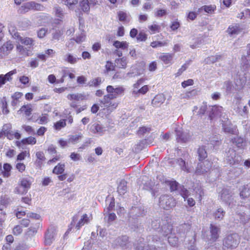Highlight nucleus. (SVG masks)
Instances as JSON below:
<instances>
[{
  "label": "nucleus",
  "mask_w": 250,
  "mask_h": 250,
  "mask_svg": "<svg viewBox=\"0 0 250 250\" xmlns=\"http://www.w3.org/2000/svg\"><path fill=\"white\" fill-rule=\"evenodd\" d=\"M147 28L148 32L151 35L159 33L161 30V25L155 23H153L152 24L149 25L147 26Z\"/></svg>",
  "instance_id": "obj_21"
},
{
  "label": "nucleus",
  "mask_w": 250,
  "mask_h": 250,
  "mask_svg": "<svg viewBox=\"0 0 250 250\" xmlns=\"http://www.w3.org/2000/svg\"><path fill=\"white\" fill-rule=\"evenodd\" d=\"M21 143L22 145H34L37 143V140L34 137L29 136L27 138L22 139L21 140Z\"/></svg>",
  "instance_id": "obj_26"
},
{
  "label": "nucleus",
  "mask_w": 250,
  "mask_h": 250,
  "mask_svg": "<svg viewBox=\"0 0 250 250\" xmlns=\"http://www.w3.org/2000/svg\"><path fill=\"white\" fill-rule=\"evenodd\" d=\"M34 179L29 175L22 177L19 181V185L23 188V191L21 194L26 193L28 190L31 188Z\"/></svg>",
  "instance_id": "obj_11"
},
{
  "label": "nucleus",
  "mask_w": 250,
  "mask_h": 250,
  "mask_svg": "<svg viewBox=\"0 0 250 250\" xmlns=\"http://www.w3.org/2000/svg\"><path fill=\"white\" fill-rule=\"evenodd\" d=\"M169 186L171 191H175L177 189L179 184L176 181H173L169 182Z\"/></svg>",
  "instance_id": "obj_56"
},
{
  "label": "nucleus",
  "mask_w": 250,
  "mask_h": 250,
  "mask_svg": "<svg viewBox=\"0 0 250 250\" xmlns=\"http://www.w3.org/2000/svg\"><path fill=\"white\" fill-rule=\"evenodd\" d=\"M47 131V128L44 126H40L37 130L36 134L37 136H43Z\"/></svg>",
  "instance_id": "obj_50"
},
{
  "label": "nucleus",
  "mask_w": 250,
  "mask_h": 250,
  "mask_svg": "<svg viewBox=\"0 0 250 250\" xmlns=\"http://www.w3.org/2000/svg\"><path fill=\"white\" fill-rule=\"evenodd\" d=\"M80 10L88 14L90 11V5L88 0H81L79 2Z\"/></svg>",
  "instance_id": "obj_19"
},
{
  "label": "nucleus",
  "mask_w": 250,
  "mask_h": 250,
  "mask_svg": "<svg viewBox=\"0 0 250 250\" xmlns=\"http://www.w3.org/2000/svg\"><path fill=\"white\" fill-rule=\"evenodd\" d=\"M78 58L69 53L66 56L65 61L70 64H74L78 62Z\"/></svg>",
  "instance_id": "obj_39"
},
{
  "label": "nucleus",
  "mask_w": 250,
  "mask_h": 250,
  "mask_svg": "<svg viewBox=\"0 0 250 250\" xmlns=\"http://www.w3.org/2000/svg\"><path fill=\"white\" fill-rule=\"evenodd\" d=\"M20 111L23 112L25 116L29 117L32 113V109L30 105H23L21 107Z\"/></svg>",
  "instance_id": "obj_31"
},
{
  "label": "nucleus",
  "mask_w": 250,
  "mask_h": 250,
  "mask_svg": "<svg viewBox=\"0 0 250 250\" xmlns=\"http://www.w3.org/2000/svg\"><path fill=\"white\" fill-rule=\"evenodd\" d=\"M1 104L2 113L4 114H7L9 112V111L8 109L6 101L5 100L2 101L1 102Z\"/></svg>",
  "instance_id": "obj_57"
},
{
  "label": "nucleus",
  "mask_w": 250,
  "mask_h": 250,
  "mask_svg": "<svg viewBox=\"0 0 250 250\" xmlns=\"http://www.w3.org/2000/svg\"><path fill=\"white\" fill-rule=\"evenodd\" d=\"M225 212L222 208H218L213 213V216L215 219H222L224 217Z\"/></svg>",
  "instance_id": "obj_37"
},
{
  "label": "nucleus",
  "mask_w": 250,
  "mask_h": 250,
  "mask_svg": "<svg viewBox=\"0 0 250 250\" xmlns=\"http://www.w3.org/2000/svg\"><path fill=\"white\" fill-rule=\"evenodd\" d=\"M216 7L215 5H204L202 6L199 10L203 9L205 11V12L208 13L212 14L214 11L216 10Z\"/></svg>",
  "instance_id": "obj_36"
},
{
  "label": "nucleus",
  "mask_w": 250,
  "mask_h": 250,
  "mask_svg": "<svg viewBox=\"0 0 250 250\" xmlns=\"http://www.w3.org/2000/svg\"><path fill=\"white\" fill-rule=\"evenodd\" d=\"M240 242L238 235L234 233L226 236L223 241V246L227 249H232L237 247Z\"/></svg>",
  "instance_id": "obj_3"
},
{
  "label": "nucleus",
  "mask_w": 250,
  "mask_h": 250,
  "mask_svg": "<svg viewBox=\"0 0 250 250\" xmlns=\"http://www.w3.org/2000/svg\"><path fill=\"white\" fill-rule=\"evenodd\" d=\"M117 190H118V192H119V193L120 194H124L126 191V190H127V187L126 186H121V185H119L118 187V188H117Z\"/></svg>",
  "instance_id": "obj_62"
},
{
  "label": "nucleus",
  "mask_w": 250,
  "mask_h": 250,
  "mask_svg": "<svg viewBox=\"0 0 250 250\" xmlns=\"http://www.w3.org/2000/svg\"><path fill=\"white\" fill-rule=\"evenodd\" d=\"M69 72V70L68 67L63 68L61 71L62 77L60 79H59L57 81V83H63L64 81L65 78L67 76H68Z\"/></svg>",
  "instance_id": "obj_34"
},
{
  "label": "nucleus",
  "mask_w": 250,
  "mask_h": 250,
  "mask_svg": "<svg viewBox=\"0 0 250 250\" xmlns=\"http://www.w3.org/2000/svg\"><path fill=\"white\" fill-rule=\"evenodd\" d=\"M82 135L81 134L71 135L68 138V142L71 143H76L82 138Z\"/></svg>",
  "instance_id": "obj_48"
},
{
  "label": "nucleus",
  "mask_w": 250,
  "mask_h": 250,
  "mask_svg": "<svg viewBox=\"0 0 250 250\" xmlns=\"http://www.w3.org/2000/svg\"><path fill=\"white\" fill-rule=\"evenodd\" d=\"M199 160L202 161L207 157V153L204 146H200L198 149Z\"/></svg>",
  "instance_id": "obj_30"
},
{
  "label": "nucleus",
  "mask_w": 250,
  "mask_h": 250,
  "mask_svg": "<svg viewBox=\"0 0 250 250\" xmlns=\"http://www.w3.org/2000/svg\"><path fill=\"white\" fill-rule=\"evenodd\" d=\"M106 90L107 92L106 95L110 96L111 98L115 99L119 96L124 94L125 88L122 86L114 88L112 85H108L106 87Z\"/></svg>",
  "instance_id": "obj_8"
},
{
  "label": "nucleus",
  "mask_w": 250,
  "mask_h": 250,
  "mask_svg": "<svg viewBox=\"0 0 250 250\" xmlns=\"http://www.w3.org/2000/svg\"><path fill=\"white\" fill-rule=\"evenodd\" d=\"M16 168L21 173H23L26 169V165L21 162H17L15 165Z\"/></svg>",
  "instance_id": "obj_44"
},
{
  "label": "nucleus",
  "mask_w": 250,
  "mask_h": 250,
  "mask_svg": "<svg viewBox=\"0 0 250 250\" xmlns=\"http://www.w3.org/2000/svg\"><path fill=\"white\" fill-rule=\"evenodd\" d=\"M105 69L106 71H113L115 69V64L110 61H107L105 64Z\"/></svg>",
  "instance_id": "obj_51"
},
{
  "label": "nucleus",
  "mask_w": 250,
  "mask_h": 250,
  "mask_svg": "<svg viewBox=\"0 0 250 250\" xmlns=\"http://www.w3.org/2000/svg\"><path fill=\"white\" fill-rule=\"evenodd\" d=\"M86 38V36L85 33H81V34L77 35L75 38L74 39V40L78 43H80L85 41Z\"/></svg>",
  "instance_id": "obj_46"
},
{
  "label": "nucleus",
  "mask_w": 250,
  "mask_h": 250,
  "mask_svg": "<svg viewBox=\"0 0 250 250\" xmlns=\"http://www.w3.org/2000/svg\"><path fill=\"white\" fill-rule=\"evenodd\" d=\"M180 22L177 21H175L171 23L170 27L172 31H175L180 27Z\"/></svg>",
  "instance_id": "obj_64"
},
{
  "label": "nucleus",
  "mask_w": 250,
  "mask_h": 250,
  "mask_svg": "<svg viewBox=\"0 0 250 250\" xmlns=\"http://www.w3.org/2000/svg\"><path fill=\"white\" fill-rule=\"evenodd\" d=\"M93 129H92V131L94 133H98L100 134H102L103 133L104 130L103 127L101 125L99 124H94L93 125Z\"/></svg>",
  "instance_id": "obj_43"
},
{
  "label": "nucleus",
  "mask_w": 250,
  "mask_h": 250,
  "mask_svg": "<svg viewBox=\"0 0 250 250\" xmlns=\"http://www.w3.org/2000/svg\"><path fill=\"white\" fill-rule=\"evenodd\" d=\"M167 14V11L165 9H158L155 12V16L156 17H162Z\"/></svg>",
  "instance_id": "obj_53"
},
{
  "label": "nucleus",
  "mask_w": 250,
  "mask_h": 250,
  "mask_svg": "<svg viewBox=\"0 0 250 250\" xmlns=\"http://www.w3.org/2000/svg\"><path fill=\"white\" fill-rule=\"evenodd\" d=\"M117 65L120 68H125L127 65V59L125 57L118 59L116 60Z\"/></svg>",
  "instance_id": "obj_33"
},
{
  "label": "nucleus",
  "mask_w": 250,
  "mask_h": 250,
  "mask_svg": "<svg viewBox=\"0 0 250 250\" xmlns=\"http://www.w3.org/2000/svg\"><path fill=\"white\" fill-rule=\"evenodd\" d=\"M197 16V14L193 11H190L188 13L187 15V19L188 20H189L190 21H193L196 19Z\"/></svg>",
  "instance_id": "obj_61"
},
{
  "label": "nucleus",
  "mask_w": 250,
  "mask_h": 250,
  "mask_svg": "<svg viewBox=\"0 0 250 250\" xmlns=\"http://www.w3.org/2000/svg\"><path fill=\"white\" fill-rule=\"evenodd\" d=\"M240 196L242 199H245L250 196V188L248 186H244L240 192Z\"/></svg>",
  "instance_id": "obj_35"
},
{
  "label": "nucleus",
  "mask_w": 250,
  "mask_h": 250,
  "mask_svg": "<svg viewBox=\"0 0 250 250\" xmlns=\"http://www.w3.org/2000/svg\"><path fill=\"white\" fill-rule=\"evenodd\" d=\"M168 241L171 245L175 246L178 243V238L176 237L169 236L168 237Z\"/></svg>",
  "instance_id": "obj_63"
},
{
  "label": "nucleus",
  "mask_w": 250,
  "mask_h": 250,
  "mask_svg": "<svg viewBox=\"0 0 250 250\" xmlns=\"http://www.w3.org/2000/svg\"><path fill=\"white\" fill-rule=\"evenodd\" d=\"M147 35L144 32L141 31L138 34L137 39L139 42H145L147 40Z\"/></svg>",
  "instance_id": "obj_49"
},
{
  "label": "nucleus",
  "mask_w": 250,
  "mask_h": 250,
  "mask_svg": "<svg viewBox=\"0 0 250 250\" xmlns=\"http://www.w3.org/2000/svg\"><path fill=\"white\" fill-rule=\"evenodd\" d=\"M167 45V42H162L160 41H153L150 43V46L153 48H157L158 47H162L164 46H166Z\"/></svg>",
  "instance_id": "obj_47"
},
{
  "label": "nucleus",
  "mask_w": 250,
  "mask_h": 250,
  "mask_svg": "<svg viewBox=\"0 0 250 250\" xmlns=\"http://www.w3.org/2000/svg\"><path fill=\"white\" fill-rule=\"evenodd\" d=\"M3 169L1 172L2 175L4 178H8L11 176L12 166L8 163H5L3 166Z\"/></svg>",
  "instance_id": "obj_20"
},
{
  "label": "nucleus",
  "mask_w": 250,
  "mask_h": 250,
  "mask_svg": "<svg viewBox=\"0 0 250 250\" xmlns=\"http://www.w3.org/2000/svg\"><path fill=\"white\" fill-rule=\"evenodd\" d=\"M36 156L37 158V160L36 163L39 165H41L45 160V157L42 151H38L36 153Z\"/></svg>",
  "instance_id": "obj_41"
},
{
  "label": "nucleus",
  "mask_w": 250,
  "mask_h": 250,
  "mask_svg": "<svg viewBox=\"0 0 250 250\" xmlns=\"http://www.w3.org/2000/svg\"><path fill=\"white\" fill-rule=\"evenodd\" d=\"M66 119H61L59 121L54 123L53 128L57 131L61 130L66 125V121H67L69 124H72L73 123V117L69 112L66 116Z\"/></svg>",
  "instance_id": "obj_7"
},
{
  "label": "nucleus",
  "mask_w": 250,
  "mask_h": 250,
  "mask_svg": "<svg viewBox=\"0 0 250 250\" xmlns=\"http://www.w3.org/2000/svg\"><path fill=\"white\" fill-rule=\"evenodd\" d=\"M194 83L193 80L192 79H188L184 81L181 83V85L183 88H186L187 86L192 85Z\"/></svg>",
  "instance_id": "obj_59"
},
{
  "label": "nucleus",
  "mask_w": 250,
  "mask_h": 250,
  "mask_svg": "<svg viewBox=\"0 0 250 250\" xmlns=\"http://www.w3.org/2000/svg\"><path fill=\"white\" fill-rule=\"evenodd\" d=\"M149 90V87L147 85H145L137 90H133L132 94L134 95L138 96L140 94L145 95L147 93Z\"/></svg>",
  "instance_id": "obj_24"
},
{
  "label": "nucleus",
  "mask_w": 250,
  "mask_h": 250,
  "mask_svg": "<svg viewBox=\"0 0 250 250\" xmlns=\"http://www.w3.org/2000/svg\"><path fill=\"white\" fill-rule=\"evenodd\" d=\"M211 240L216 242L219 237L220 229L219 227L211 224L209 226Z\"/></svg>",
  "instance_id": "obj_13"
},
{
  "label": "nucleus",
  "mask_w": 250,
  "mask_h": 250,
  "mask_svg": "<svg viewBox=\"0 0 250 250\" xmlns=\"http://www.w3.org/2000/svg\"><path fill=\"white\" fill-rule=\"evenodd\" d=\"M43 9V5L34 1H30L26 2L21 6L18 10V12L20 14H23L30 10H42Z\"/></svg>",
  "instance_id": "obj_4"
},
{
  "label": "nucleus",
  "mask_w": 250,
  "mask_h": 250,
  "mask_svg": "<svg viewBox=\"0 0 250 250\" xmlns=\"http://www.w3.org/2000/svg\"><path fill=\"white\" fill-rule=\"evenodd\" d=\"M240 30L239 25L236 24L235 25H229L227 29V32L230 35H234L237 34Z\"/></svg>",
  "instance_id": "obj_27"
},
{
  "label": "nucleus",
  "mask_w": 250,
  "mask_h": 250,
  "mask_svg": "<svg viewBox=\"0 0 250 250\" xmlns=\"http://www.w3.org/2000/svg\"><path fill=\"white\" fill-rule=\"evenodd\" d=\"M40 227V224H36L35 226H31L28 229L27 233L29 235L33 236L37 232L39 228Z\"/></svg>",
  "instance_id": "obj_42"
},
{
  "label": "nucleus",
  "mask_w": 250,
  "mask_h": 250,
  "mask_svg": "<svg viewBox=\"0 0 250 250\" xmlns=\"http://www.w3.org/2000/svg\"><path fill=\"white\" fill-rule=\"evenodd\" d=\"M227 163L230 166H235L239 165L242 161L240 156L236 153L235 151L232 150L230 155L227 158Z\"/></svg>",
  "instance_id": "obj_12"
},
{
  "label": "nucleus",
  "mask_w": 250,
  "mask_h": 250,
  "mask_svg": "<svg viewBox=\"0 0 250 250\" xmlns=\"http://www.w3.org/2000/svg\"><path fill=\"white\" fill-rule=\"evenodd\" d=\"M47 151L49 155L53 156L52 159L48 161V164L55 163L61 160L62 156L60 154H57V148L54 145H50L47 147Z\"/></svg>",
  "instance_id": "obj_10"
},
{
  "label": "nucleus",
  "mask_w": 250,
  "mask_h": 250,
  "mask_svg": "<svg viewBox=\"0 0 250 250\" xmlns=\"http://www.w3.org/2000/svg\"><path fill=\"white\" fill-rule=\"evenodd\" d=\"M22 127L28 134L34 133V129L30 125H22Z\"/></svg>",
  "instance_id": "obj_60"
},
{
  "label": "nucleus",
  "mask_w": 250,
  "mask_h": 250,
  "mask_svg": "<svg viewBox=\"0 0 250 250\" xmlns=\"http://www.w3.org/2000/svg\"><path fill=\"white\" fill-rule=\"evenodd\" d=\"M220 113L221 110L218 106L216 105L211 106V110L209 111L208 119L212 120Z\"/></svg>",
  "instance_id": "obj_17"
},
{
  "label": "nucleus",
  "mask_w": 250,
  "mask_h": 250,
  "mask_svg": "<svg viewBox=\"0 0 250 250\" xmlns=\"http://www.w3.org/2000/svg\"><path fill=\"white\" fill-rule=\"evenodd\" d=\"M145 82V79L141 78L138 80L136 83L133 85V90H137L139 89L140 85L142 84Z\"/></svg>",
  "instance_id": "obj_55"
},
{
  "label": "nucleus",
  "mask_w": 250,
  "mask_h": 250,
  "mask_svg": "<svg viewBox=\"0 0 250 250\" xmlns=\"http://www.w3.org/2000/svg\"><path fill=\"white\" fill-rule=\"evenodd\" d=\"M202 163H198L196 167V173H198V174H201L207 172L208 170H209L210 168L211 167V164L209 163V166L206 168H203L202 167Z\"/></svg>",
  "instance_id": "obj_29"
},
{
  "label": "nucleus",
  "mask_w": 250,
  "mask_h": 250,
  "mask_svg": "<svg viewBox=\"0 0 250 250\" xmlns=\"http://www.w3.org/2000/svg\"><path fill=\"white\" fill-rule=\"evenodd\" d=\"M30 152L29 150H24L20 152L17 157V161L21 162L24 160L26 157H30Z\"/></svg>",
  "instance_id": "obj_32"
},
{
  "label": "nucleus",
  "mask_w": 250,
  "mask_h": 250,
  "mask_svg": "<svg viewBox=\"0 0 250 250\" xmlns=\"http://www.w3.org/2000/svg\"><path fill=\"white\" fill-rule=\"evenodd\" d=\"M160 206L165 209H169L175 206V202L172 197L167 195H163L160 197Z\"/></svg>",
  "instance_id": "obj_9"
},
{
  "label": "nucleus",
  "mask_w": 250,
  "mask_h": 250,
  "mask_svg": "<svg viewBox=\"0 0 250 250\" xmlns=\"http://www.w3.org/2000/svg\"><path fill=\"white\" fill-rule=\"evenodd\" d=\"M65 168V164L59 163L54 167L52 170V173L56 175L62 174L64 172Z\"/></svg>",
  "instance_id": "obj_22"
},
{
  "label": "nucleus",
  "mask_w": 250,
  "mask_h": 250,
  "mask_svg": "<svg viewBox=\"0 0 250 250\" xmlns=\"http://www.w3.org/2000/svg\"><path fill=\"white\" fill-rule=\"evenodd\" d=\"M113 45L117 49L121 48L122 49H126L128 46V43L126 41L120 42L116 41L113 42Z\"/></svg>",
  "instance_id": "obj_25"
},
{
  "label": "nucleus",
  "mask_w": 250,
  "mask_h": 250,
  "mask_svg": "<svg viewBox=\"0 0 250 250\" xmlns=\"http://www.w3.org/2000/svg\"><path fill=\"white\" fill-rule=\"evenodd\" d=\"M157 63L156 62L153 61L151 62L148 66V70L150 72L154 71L157 69Z\"/></svg>",
  "instance_id": "obj_58"
},
{
  "label": "nucleus",
  "mask_w": 250,
  "mask_h": 250,
  "mask_svg": "<svg viewBox=\"0 0 250 250\" xmlns=\"http://www.w3.org/2000/svg\"><path fill=\"white\" fill-rule=\"evenodd\" d=\"M49 115L47 113L42 114L38 118V123L40 125L46 124L48 122Z\"/></svg>",
  "instance_id": "obj_40"
},
{
  "label": "nucleus",
  "mask_w": 250,
  "mask_h": 250,
  "mask_svg": "<svg viewBox=\"0 0 250 250\" xmlns=\"http://www.w3.org/2000/svg\"><path fill=\"white\" fill-rule=\"evenodd\" d=\"M114 98H111L110 96L105 95L103 99L101 101V103L104 105V109H106L107 111L112 112L116 109L118 105V103L116 102L112 101V100Z\"/></svg>",
  "instance_id": "obj_5"
},
{
  "label": "nucleus",
  "mask_w": 250,
  "mask_h": 250,
  "mask_svg": "<svg viewBox=\"0 0 250 250\" xmlns=\"http://www.w3.org/2000/svg\"><path fill=\"white\" fill-rule=\"evenodd\" d=\"M175 131L176 134V140L178 142L185 143L188 141L187 136L182 130L176 128Z\"/></svg>",
  "instance_id": "obj_18"
},
{
  "label": "nucleus",
  "mask_w": 250,
  "mask_h": 250,
  "mask_svg": "<svg viewBox=\"0 0 250 250\" xmlns=\"http://www.w3.org/2000/svg\"><path fill=\"white\" fill-rule=\"evenodd\" d=\"M177 163L180 166L182 170L186 171L187 172H189V168L186 164L185 161L182 158L177 159Z\"/></svg>",
  "instance_id": "obj_38"
},
{
  "label": "nucleus",
  "mask_w": 250,
  "mask_h": 250,
  "mask_svg": "<svg viewBox=\"0 0 250 250\" xmlns=\"http://www.w3.org/2000/svg\"><path fill=\"white\" fill-rule=\"evenodd\" d=\"M3 136H6L9 140L14 138L13 132L12 130V126L10 125H4L2 129Z\"/></svg>",
  "instance_id": "obj_16"
},
{
  "label": "nucleus",
  "mask_w": 250,
  "mask_h": 250,
  "mask_svg": "<svg viewBox=\"0 0 250 250\" xmlns=\"http://www.w3.org/2000/svg\"><path fill=\"white\" fill-rule=\"evenodd\" d=\"M102 83V79L100 77L93 78L87 83V85L89 87H98Z\"/></svg>",
  "instance_id": "obj_28"
},
{
  "label": "nucleus",
  "mask_w": 250,
  "mask_h": 250,
  "mask_svg": "<svg viewBox=\"0 0 250 250\" xmlns=\"http://www.w3.org/2000/svg\"><path fill=\"white\" fill-rule=\"evenodd\" d=\"M150 130V128H148L146 126H142L139 127V128L137 130V133L138 135H143L146 132H149Z\"/></svg>",
  "instance_id": "obj_52"
},
{
  "label": "nucleus",
  "mask_w": 250,
  "mask_h": 250,
  "mask_svg": "<svg viewBox=\"0 0 250 250\" xmlns=\"http://www.w3.org/2000/svg\"><path fill=\"white\" fill-rule=\"evenodd\" d=\"M89 221V218L86 214H84L82 215V218L77 223L76 228L77 229H80L82 226H83L85 223H87Z\"/></svg>",
  "instance_id": "obj_23"
},
{
  "label": "nucleus",
  "mask_w": 250,
  "mask_h": 250,
  "mask_svg": "<svg viewBox=\"0 0 250 250\" xmlns=\"http://www.w3.org/2000/svg\"><path fill=\"white\" fill-rule=\"evenodd\" d=\"M67 99L71 101L70 106L72 108L76 110L77 114L84 110L86 108V105L80 106V101H84L87 99L86 95L82 93H71L67 95Z\"/></svg>",
  "instance_id": "obj_2"
},
{
  "label": "nucleus",
  "mask_w": 250,
  "mask_h": 250,
  "mask_svg": "<svg viewBox=\"0 0 250 250\" xmlns=\"http://www.w3.org/2000/svg\"><path fill=\"white\" fill-rule=\"evenodd\" d=\"M173 54L169 53H163L159 56L161 60L165 64H172L173 62Z\"/></svg>",
  "instance_id": "obj_15"
},
{
  "label": "nucleus",
  "mask_w": 250,
  "mask_h": 250,
  "mask_svg": "<svg viewBox=\"0 0 250 250\" xmlns=\"http://www.w3.org/2000/svg\"><path fill=\"white\" fill-rule=\"evenodd\" d=\"M56 234L57 229L55 227L52 226L48 228L44 234V245L46 246H50L52 243Z\"/></svg>",
  "instance_id": "obj_6"
},
{
  "label": "nucleus",
  "mask_w": 250,
  "mask_h": 250,
  "mask_svg": "<svg viewBox=\"0 0 250 250\" xmlns=\"http://www.w3.org/2000/svg\"><path fill=\"white\" fill-rule=\"evenodd\" d=\"M22 232L21 227L20 225L16 226L13 229V233L15 235H19Z\"/></svg>",
  "instance_id": "obj_54"
},
{
  "label": "nucleus",
  "mask_w": 250,
  "mask_h": 250,
  "mask_svg": "<svg viewBox=\"0 0 250 250\" xmlns=\"http://www.w3.org/2000/svg\"><path fill=\"white\" fill-rule=\"evenodd\" d=\"M16 73V70L14 69L5 75H0V87L5 84L7 82L11 81L12 80V76Z\"/></svg>",
  "instance_id": "obj_14"
},
{
  "label": "nucleus",
  "mask_w": 250,
  "mask_h": 250,
  "mask_svg": "<svg viewBox=\"0 0 250 250\" xmlns=\"http://www.w3.org/2000/svg\"><path fill=\"white\" fill-rule=\"evenodd\" d=\"M118 19L120 21L124 22L126 21L128 18L127 14L126 12L122 11H120L117 13Z\"/></svg>",
  "instance_id": "obj_45"
},
{
  "label": "nucleus",
  "mask_w": 250,
  "mask_h": 250,
  "mask_svg": "<svg viewBox=\"0 0 250 250\" xmlns=\"http://www.w3.org/2000/svg\"><path fill=\"white\" fill-rule=\"evenodd\" d=\"M17 38L22 44L27 46L25 47L22 45L19 42H17L16 44V49L19 52V54L23 57L31 56L34 44V40L27 37L23 38L20 35H18Z\"/></svg>",
  "instance_id": "obj_1"
}]
</instances>
